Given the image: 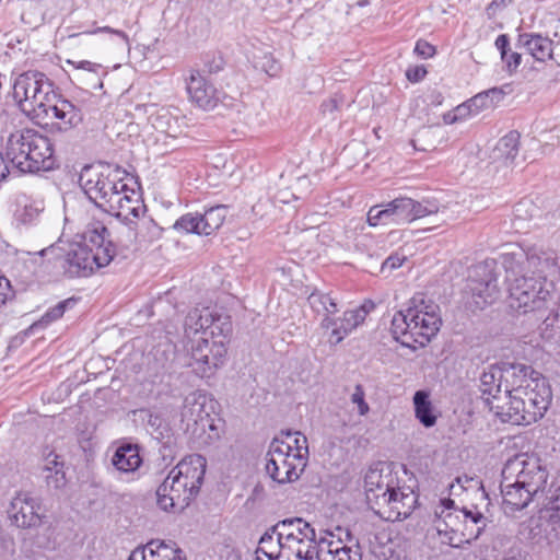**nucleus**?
<instances>
[{
  "mask_svg": "<svg viewBox=\"0 0 560 560\" xmlns=\"http://www.w3.org/2000/svg\"><path fill=\"white\" fill-rule=\"evenodd\" d=\"M81 237L80 243L69 244L68 248H63L62 243L58 242L44 248L39 254L50 256L59 262L65 276L70 279L89 277L119 257L110 240V233L102 221L90 222Z\"/></svg>",
  "mask_w": 560,
  "mask_h": 560,
  "instance_id": "1",
  "label": "nucleus"
},
{
  "mask_svg": "<svg viewBox=\"0 0 560 560\" xmlns=\"http://www.w3.org/2000/svg\"><path fill=\"white\" fill-rule=\"evenodd\" d=\"M442 325L439 305L425 302L423 294L415 295L407 308L395 313L390 331L396 341L412 350L424 347L436 336Z\"/></svg>",
  "mask_w": 560,
  "mask_h": 560,
  "instance_id": "2",
  "label": "nucleus"
},
{
  "mask_svg": "<svg viewBox=\"0 0 560 560\" xmlns=\"http://www.w3.org/2000/svg\"><path fill=\"white\" fill-rule=\"evenodd\" d=\"M5 156L22 173L46 172L56 166L50 139L31 128L16 130L9 136Z\"/></svg>",
  "mask_w": 560,
  "mask_h": 560,
  "instance_id": "3",
  "label": "nucleus"
},
{
  "mask_svg": "<svg viewBox=\"0 0 560 560\" xmlns=\"http://www.w3.org/2000/svg\"><path fill=\"white\" fill-rule=\"evenodd\" d=\"M551 400L552 390L548 380H540V382L535 383L532 389L525 390L524 394H516L506 398L503 405L491 406V411L502 422L528 425L544 417Z\"/></svg>",
  "mask_w": 560,
  "mask_h": 560,
  "instance_id": "4",
  "label": "nucleus"
},
{
  "mask_svg": "<svg viewBox=\"0 0 560 560\" xmlns=\"http://www.w3.org/2000/svg\"><path fill=\"white\" fill-rule=\"evenodd\" d=\"M127 176V171L119 165L109 163H101L98 167L85 165L80 173L79 184L88 199L107 213L120 191L119 186Z\"/></svg>",
  "mask_w": 560,
  "mask_h": 560,
  "instance_id": "5",
  "label": "nucleus"
},
{
  "mask_svg": "<svg viewBox=\"0 0 560 560\" xmlns=\"http://www.w3.org/2000/svg\"><path fill=\"white\" fill-rule=\"evenodd\" d=\"M464 292L466 305L472 312L494 303L500 295L495 262L486 260L472 266Z\"/></svg>",
  "mask_w": 560,
  "mask_h": 560,
  "instance_id": "6",
  "label": "nucleus"
},
{
  "mask_svg": "<svg viewBox=\"0 0 560 560\" xmlns=\"http://www.w3.org/2000/svg\"><path fill=\"white\" fill-rule=\"evenodd\" d=\"M26 112H33L37 117L40 115L52 117L62 121L65 129L78 127L83 121V113L69 100L63 98L54 90L52 81L44 82L43 89L28 105Z\"/></svg>",
  "mask_w": 560,
  "mask_h": 560,
  "instance_id": "7",
  "label": "nucleus"
},
{
  "mask_svg": "<svg viewBox=\"0 0 560 560\" xmlns=\"http://www.w3.org/2000/svg\"><path fill=\"white\" fill-rule=\"evenodd\" d=\"M555 289L550 281H541L534 276L515 278L510 289V305L520 313L541 312L552 298Z\"/></svg>",
  "mask_w": 560,
  "mask_h": 560,
  "instance_id": "8",
  "label": "nucleus"
},
{
  "mask_svg": "<svg viewBox=\"0 0 560 560\" xmlns=\"http://www.w3.org/2000/svg\"><path fill=\"white\" fill-rule=\"evenodd\" d=\"M501 476L506 480H517L538 495L546 488L548 470L538 456L521 453L504 464Z\"/></svg>",
  "mask_w": 560,
  "mask_h": 560,
  "instance_id": "9",
  "label": "nucleus"
},
{
  "mask_svg": "<svg viewBox=\"0 0 560 560\" xmlns=\"http://www.w3.org/2000/svg\"><path fill=\"white\" fill-rule=\"evenodd\" d=\"M228 348L224 340L200 337L194 340L190 348L191 362L189 365L200 377H210L223 365Z\"/></svg>",
  "mask_w": 560,
  "mask_h": 560,
  "instance_id": "10",
  "label": "nucleus"
},
{
  "mask_svg": "<svg viewBox=\"0 0 560 560\" xmlns=\"http://www.w3.org/2000/svg\"><path fill=\"white\" fill-rule=\"evenodd\" d=\"M385 490L377 495L376 504L388 508V520L399 521L411 515L418 503V494L409 486H399L394 478L386 476Z\"/></svg>",
  "mask_w": 560,
  "mask_h": 560,
  "instance_id": "11",
  "label": "nucleus"
},
{
  "mask_svg": "<svg viewBox=\"0 0 560 560\" xmlns=\"http://www.w3.org/2000/svg\"><path fill=\"white\" fill-rule=\"evenodd\" d=\"M500 366L505 399L516 394H524L525 390L532 389L535 383L540 382V380H547L541 373L535 371L532 365L523 362L502 361Z\"/></svg>",
  "mask_w": 560,
  "mask_h": 560,
  "instance_id": "12",
  "label": "nucleus"
},
{
  "mask_svg": "<svg viewBox=\"0 0 560 560\" xmlns=\"http://www.w3.org/2000/svg\"><path fill=\"white\" fill-rule=\"evenodd\" d=\"M390 222L410 223L417 219L436 213L440 209L436 200L416 201L409 197H397L386 203Z\"/></svg>",
  "mask_w": 560,
  "mask_h": 560,
  "instance_id": "13",
  "label": "nucleus"
},
{
  "mask_svg": "<svg viewBox=\"0 0 560 560\" xmlns=\"http://www.w3.org/2000/svg\"><path fill=\"white\" fill-rule=\"evenodd\" d=\"M195 497V493L188 489L187 482L177 477L173 470L156 489V502L163 511H171L176 506L184 509Z\"/></svg>",
  "mask_w": 560,
  "mask_h": 560,
  "instance_id": "14",
  "label": "nucleus"
},
{
  "mask_svg": "<svg viewBox=\"0 0 560 560\" xmlns=\"http://www.w3.org/2000/svg\"><path fill=\"white\" fill-rule=\"evenodd\" d=\"M8 515L19 528H36L42 525L43 506L37 499L28 493H20L11 501Z\"/></svg>",
  "mask_w": 560,
  "mask_h": 560,
  "instance_id": "15",
  "label": "nucleus"
},
{
  "mask_svg": "<svg viewBox=\"0 0 560 560\" xmlns=\"http://www.w3.org/2000/svg\"><path fill=\"white\" fill-rule=\"evenodd\" d=\"M459 512L464 517L462 528L454 524V520L458 518L457 515L454 516L452 512L445 513V511H443L442 514H444V516L438 522V530L440 533L443 530L441 527L443 523L445 526L444 530L450 529L453 533L460 532L466 542L478 539L487 526V517L476 508H463Z\"/></svg>",
  "mask_w": 560,
  "mask_h": 560,
  "instance_id": "16",
  "label": "nucleus"
},
{
  "mask_svg": "<svg viewBox=\"0 0 560 560\" xmlns=\"http://www.w3.org/2000/svg\"><path fill=\"white\" fill-rule=\"evenodd\" d=\"M528 272L544 282L550 281L556 289V282L560 281V264L557 252L544 250L536 246L529 247Z\"/></svg>",
  "mask_w": 560,
  "mask_h": 560,
  "instance_id": "17",
  "label": "nucleus"
},
{
  "mask_svg": "<svg viewBox=\"0 0 560 560\" xmlns=\"http://www.w3.org/2000/svg\"><path fill=\"white\" fill-rule=\"evenodd\" d=\"M206 401L207 397L200 390L191 392L184 398L180 422L186 431L198 434L199 431H205V424L210 423Z\"/></svg>",
  "mask_w": 560,
  "mask_h": 560,
  "instance_id": "18",
  "label": "nucleus"
},
{
  "mask_svg": "<svg viewBox=\"0 0 560 560\" xmlns=\"http://www.w3.org/2000/svg\"><path fill=\"white\" fill-rule=\"evenodd\" d=\"M147 416V427L150 434L161 444L160 454L164 460L174 459L176 455V438L170 422L160 413L149 409H141Z\"/></svg>",
  "mask_w": 560,
  "mask_h": 560,
  "instance_id": "19",
  "label": "nucleus"
},
{
  "mask_svg": "<svg viewBox=\"0 0 560 560\" xmlns=\"http://www.w3.org/2000/svg\"><path fill=\"white\" fill-rule=\"evenodd\" d=\"M187 93L190 101L205 110L213 109L221 100L222 92L199 72L191 71L187 79Z\"/></svg>",
  "mask_w": 560,
  "mask_h": 560,
  "instance_id": "20",
  "label": "nucleus"
},
{
  "mask_svg": "<svg viewBox=\"0 0 560 560\" xmlns=\"http://www.w3.org/2000/svg\"><path fill=\"white\" fill-rule=\"evenodd\" d=\"M49 79L43 72L30 70L20 74L13 85V97L23 112L27 110L28 105L37 96L44 86V82Z\"/></svg>",
  "mask_w": 560,
  "mask_h": 560,
  "instance_id": "21",
  "label": "nucleus"
},
{
  "mask_svg": "<svg viewBox=\"0 0 560 560\" xmlns=\"http://www.w3.org/2000/svg\"><path fill=\"white\" fill-rule=\"evenodd\" d=\"M120 191L115 198V202L108 210V214L116 218L127 219L129 215L139 218L145 211V205L141 196L133 188H130L126 180L119 186Z\"/></svg>",
  "mask_w": 560,
  "mask_h": 560,
  "instance_id": "22",
  "label": "nucleus"
},
{
  "mask_svg": "<svg viewBox=\"0 0 560 560\" xmlns=\"http://www.w3.org/2000/svg\"><path fill=\"white\" fill-rule=\"evenodd\" d=\"M177 477L187 482L188 489L198 494L206 474V458L192 454L182 459L173 469Z\"/></svg>",
  "mask_w": 560,
  "mask_h": 560,
  "instance_id": "23",
  "label": "nucleus"
},
{
  "mask_svg": "<svg viewBox=\"0 0 560 560\" xmlns=\"http://www.w3.org/2000/svg\"><path fill=\"white\" fill-rule=\"evenodd\" d=\"M500 490L505 513H513L525 509L536 497L535 493L520 485L515 479L506 480L502 477Z\"/></svg>",
  "mask_w": 560,
  "mask_h": 560,
  "instance_id": "24",
  "label": "nucleus"
},
{
  "mask_svg": "<svg viewBox=\"0 0 560 560\" xmlns=\"http://www.w3.org/2000/svg\"><path fill=\"white\" fill-rule=\"evenodd\" d=\"M272 532L278 536V542H288L293 538L294 541H305L311 546L310 539L315 537V529L301 517L282 520L272 527Z\"/></svg>",
  "mask_w": 560,
  "mask_h": 560,
  "instance_id": "25",
  "label": "nucleus"
},
{
  "mask_svg": "<svg viewBox=\"0 0 560 560\" xmlns=\"http://www.w3.org/2000/svg\"><path fill=\"white\" fill-rule=\"evenodd\" d=\"M504 388L503 377H501L500 363L490 365L480 375L479 389L486 404L491 409V406L501 405V393Z\"/></svg>",
  "mask_w": 560,
  "mask_h": 560,
  "instance_id": "26",
  "label": "nucleus"
},
{
  "mask_svg": "<svg viewBox=\"0 0 560 560\" xmlns=\"http://www.w3.org/2000/svg\"><path fill=\"white\" fill-rule=\"evenodd\" d=\"M140 450L138 444L122 443L116 448L112 457L113 466L120 472H135L143 463Z\"/></svg>",
  "mask_w": 560,
  "mask_h": 560,
  "instance_id": "27",
  "label": "nucleus"
},
{
  "mask_svg": "<svg viewBox=\"0 0 560 560\" xmlns=\"http://www.w3.org/2000/svg\"><path fill=\"white\" fill-rule=\"evenodd\" d=\"M516 47H524L537 61L552 57V40L535 33H521Z\"/></svg>",
  "mask_w": 560,
  "mask_h": 560,
  "instance_id": "28",
  "label": "nucleus"
},
{
  "mask_svg": "<svg viewBox=\"0 0 560 560\" xmlns=\"http://www.w3.org/2000/svg\"><path fill=\"white\" fill-rule=\"evenodd\" d=\"M213 323V312L209 307L192 308L188 312L184 322V331L187 338L202 331L201 337L208 336V327Z\"/></svg>",
  "mask_w": 560,
  "mask_h": 560,
  "instance_id": "29",
  "label": "nucleus"
},
{
  "mask_svg": "<svg viewBox=\"0 0 560 560\" xmlns=\"http://www.w3.org/2000/svg\"><path fill=\"white\" fill-rule=\"evenodd\" d=\"M416 419L424 427L432 428L436 424L438 413L430 399V393L423 389L417 390L412 397Z\"/></svg>",
  "mask_w": 560,
  "mask_h": 560,
  "instance_id": "30",
  "label": "nucleus"
},
{
  "mask_svg": "<svg viewBox=\"0 0 560 560\" xmlns=\"http://www.w3.org/2000/svg\"><path fill=\"white\" fill-rule=\"evenodd\" d=\"M521 135L516 130L510 131L502 137L494 150V159L502 160L505 165H512L518 154Z\"/></svg>",
  "mask_w": 560,
  "mask_h": 560,
  "instance_id": "31",
  "label": "nucleus"
},
{
  "mask_svg": "<svg viewBox=\"0 0 560 560\" xmlns=\"http://www.w3.org/2000/svg\"><path fill=\"white\" fill-rule=\"evenodd\" d=\"M45 210V202L42 199H30L19 205L14 212V220L19 225L32 226L39 222Z\"/></svg>",
  "mask_w": 560,
  "mask_h": 560,
  "instance_id": "32",
  "label": "nucleus"
},
{
  "mask_svg": "<svg viewBox=\"0 0 560 560\" xmlns=\"http://www.w3.org/2000/svg\"><path fill=\"white\" fill-rule=\"evenodd\" d=\"M528 257L529 247L525 249L518 246L516 250L504 253L502 255V264L508 272L520 278L528 272Z\"/></svg>",
  "mask_w": 560,
  "mask_h": 560,
  "instance_id": "33",
  "label": "nucleus"
},
{
  "mask_svg": "<svg viewBox=\"0 0 560 560\" xmlns=\"http://www.w3.org/2000/svg\"><path fill=\"white\" fill-rule=\"evenodd\" d=\"M148 560H173L175 556L183 553L175 541L167 542L161 539H151L145 546Z\"/></svg>",
  "mask_w": 560,
  "mask_h": 560,
  "instance_id": "34",
  "label": "nucleus"
},
{
  "mask_svg": "<svg viewBox=\"0 0 560 560\" xmlns=\"http://www.w3.org/2000/svg\"><path fill=\"white\" fill-rule=\"evenodd\" d=\"M368 312L364 306L354 310L345 311L341 318V324L338 329H335L336 342H341L352 330L361 325Z\"/></svg>",
  "mask_w": 560,
  "mask_h": 560,
  "instance_id": "35",
  "label": "nucleus"
},
{
  "mask_svg": "<svg viewBox=\"0 0 560 560\" xmlns=\"http://www.w3.org/2000/svg\"><path fill=\"white\" fill-rule=\"evenodd\" d=\"M45 462L44 470L46 471L45 479L47 486L54 489L62 488L67 480L63 471V462L60 460V456L55 453H50L46 457Z\"/></svg>",
  "mask_w": 560,
  "mask_h": 560,
  "instance_id": "36",
  "label": "nucleus"
},
{
  "mask_svg": "<svg viewBox=\"0 0 560 560\" xmlns=\"http://www.w3.org/2000/svg\"><path fill=\"white\" fill-rule=\"evenodd\" d=\"M77 303L78 299L75 298H69L60 301L55 306L49 307L37 322L33 323L28 327L27 331L47 327L49 324L60 319L66 311L73 308Z\"/></svg>",
  "mask_w": 560,
  "mask_h": 560,
  "instance_id": "37",
  "label": "nucleus"
},
{
  "mask_svg": "<svg viewBox=\"0 0 560 560\" xmlns=\"http://www.w3.org/2000/svg\"><path fill=\"white\" fill-rule=\"evenodd\" d=\"M494 45L497 49L500 51L501 60L504 63L506 72L509 74L515 73L522 62V55L517 51H511L509 35H499L495 39Z\"/></svg>",
  "mask_w": 560,
  "mask_h": 560,
  "instance_id": "38",
  "label": "nucleus"
},
{
  "mask_svg": "<svg viewBox=\"0 0 560 560\" xmlns=\"http://www.w3.org/2000/svg\"><path fill=\"white\" fill-rule=\"evenodd\" d=\"M271 459H267L266 472L268 476L278 483L292 482L299 479L302 468H298L294 460H284L283 464H277L276 472L271 470Z\"/></svg>",
  "mask_w": 560,
  "mask_h": 560,
  "instance_id": "39",
  "label": "nucleus"
},
{
  "mask_svg": "<svg viewBox=\"0 0 560 560\" xmlns=\"http://www.w3.org/2000/svg\"><path fill=\"white\" fill-rule=\"evenodd\" d=\"M228 207L218 205L209 208L205 213L200 214L202 219L201 231L203 235H210L220 229L226 218Z\"/></svg>",
  "mask_w": 560,
  "mask_h": 560,
  "instance_id": "40",
  "label": "nucleus"
},
{
  "mask_svg": "<svg viewBox=\"0 0 560 560\" xmlns=\"http://www.w3.org/2000/svg\"><path fill=\"white\" fill-rule=\"evenodd\" d=\"M267 459H271V470L273 472H276L277 464L284 465V460H293L291 442L275 438L270 443Z\"/></svg>",
  "mask_w": 560,
  "mask_h": 560,
  "instance_id": "41",
  "label": "nucleus"
},
{
  "mask_svg": "<svg viewBox=\"0 0 560 560\" xmlns=\"http://www.w3.org/2000/svg\"><path fill=\"white\" fill-rule=\"evenodd\" d=\"M364 487L368 502H376L377 495H381L386 487V481L383 480L382 471L370 468L364 476Z\"/></svg>",
  "mask_w": 560,
  "mask_h": 560,
  "instance_id": "42",
  "label": "nucleus"
},
{
  "mask_svg": "<svg viewBox=\"0 0 560 560\" xmlns=\"http://www.w3.org/2000/svg\"><path fill=\"white\" fill-rule=\"evenodd\" d=\"M208 330L210 339H215L218 337V340H224V345L226 346L229 336L232 332V322L230 316L213 313V323L209 325Z\"/></svg>",
  "mask_w": 560,
  "mask_h": 560,
  "instance_id": "43",
  "label": "nucleus"
},
{
  "mask_svg": "<svg viewBox=\"0 0 560 560\" xmlns=\"http://www.w3.org/2000/svg\"><path fill=\"white\" fill-rule=\"evenodd\" d=\"M281 546V560H308L310 546L304 542L294 541L278 542Z\"/></svg>",
  "mask_w": 560,
  "mask_h": 560,
  "instance_id": "44",
  "label": "nucleus"
},
{
  "mask_svg": "<svg viewBox=\"0 0 560 560\" xmlns=\"http://www.w3.org/2000/svg\"><path fill=\"white\" fill-rule=\"evenodd\" d=\"M285 436L292 444V459L299 462L302 467L305 466V459L308 455L307 439L300 432H285Z\"/></svg>",
  "mask_w": 560,
  "mask_h": 560,
  "instance_id": "45",
  "label": "nucleus"
},
{
  "mask_svg": "<svg viewBox=\"0 0 560 560\" xmlns=\"http://www.w3.org/2000/svg\"><path fill=\"white\" fill-rule=\"evenodd\" d=\"M173 228L176 231H182L184 233L203 235V232L201 231L202 219L200 213H186L182 215L176 220Z\"/></svg>",
  "mask_w": 560,
  "mask_h": 560,
  "instance_id": "46",
  "label": "nucleus"
},
{
  "mask_svg": "<svg viewBox=\"0 0 560 560\" xmlns=\"http://www.w3.org/2000/svg\"><path fill=\"white\" fill-rule=\"evenodd\" d=\"M310 545L308 560H334L332 556L335 552L334 549H329L327 537L316 539L315 536L313 539H310Z\"/></svg>",
  "mask_w": 560,
  "mask_h": 560,
  "instance_id": "47",
  "label": "nucleus"
},
{
  "mask_svg": "<svg viewBox=\"0 0 560 560\" xmlns=\"http://www.w3.org/2000/svg\"><path fill=\"white\" fill-rule=\"evenodd\" d=\"M545 532L550 540H560V506L551 509L546 521Z\"/></svg>",
  "mask_w": 560,
  "mask_h": 560,
  "instance_id": "48",
  "label": "nucleus"
},
{
  "mask_svg": "<svg viewBox=\"0 0 560 560\" xmlns=\"http://www.w3.org/2000/svg\"><path fill=\"white\" fill-rule=\"evenodd\" d=\"M368 222L371 226H376L380 223H392L387 206L383 205L371 207L368 212Z\"/></svg>",
  "mask_w": 560,
  "mask_h": 560,
  "instance_id": "49",
  "label": "nucleus"
},
{
  "mask_svg": "<svg viewBox=\"0 0 560 560\" xmlns=\"http://www.w3.org/2000/svg\"><path fill=\"white\" fill-rule=\"evenodd\" d=\"M307 301L314 312H316L317 314H325V310H327V307L325 306V301H329V293H325L315 289L308 295Z\"/></svg>",
  "mask_w": 560,
  "mask_h": 560,
  "instance_id": "50",
  "label": "nucleus"
},
{
  "mask_svg": "<svg viewBox=\"0 0 560 560\" xmlns=\"http://www.w3.org/2000/svg\"><path fill=\"white\" fill-rule=\"evenodd\" d=\"M225 61L220 54H207L203 59L205 70L209 73H218L223 70Z\"/></svg>",
  "mask_w": 560,
  "mask_h": 560,
  "instance_id": "51",
  "label": "nucleus"
},
{
  "mask_svg": "<svg viewBox=\"0 0 560 560\" xmlns=\"http://www.w3.org/2000/svg\"><path fill=\"white\" fill-rule=\"evenodd\" d=\"M351 401L358 406L360 416H365L370 411L369 404L365 401L364 388L361 384H357L351 395Z\"/></svg>",
  "mask_w": 560,
  "mask_h": 560,
  "instance_id": "52",
  "label": "nucleus"
},
{
  "mask_svg": "<svg viewBox=\"0 0 560 560\" xmlns=\"http://www.w3.org/2000/svg\"><path fill=\"white\" fill-rule=\"evenodd\" d=\"M354 545L357 547L355 550L349 546H346L342 549H334V560H362L359 541L357 539Z\"/></svg>",
  "mask_w": 560,
  "mask_h": 560,
  "instance_id": "53",
  "label": "nucleus"
},
{
  "mask_svg": "<svg viewBox=\"0 0 560 560\" xmlns=\"http://www.w3.org/2000/svg\"><path fill=\"white\" fill-rule=\"evenodd\" d=\"M340 324H341L340 316L335 317L334 315H328V314H326L320 322V327L323 329L330 330L329 342L331 345L339 343V342H336L335 329H338L340 327Z\"/></svg>",
  "mask_w": 560,
  "mask_h": 560,
  "instance_id": "54",
  "label": "nucleus"
},
{
  "mask_svg": "<svg viewBox=\"0 0 560 560\" xmlns=\"http://www.w3.org/2000/svg\"><path fill=\"white\" fill-rule=\"evenodd\" d=\"M272 530L266 532L259 539L258 547L255 551V555L266 553L269 550L277 549L278 550V539L275 541Z\"/></svg>",
  "mask_w": 560,
  "mask_h": 560,
  "instance_id": "55",
  "label": "nucleus"
},
{
  "mask_svg": "<svg viewBox=\"0 0 560 560\" xmlns=\"http://www.w3.org/2000/svg\"><path fill=\"white\" fill-rule=\"evenodd\" d=\"M345 103V98L341 95H334L328 100H325L320 105V112L324 115H332L335 112L340 110Z\"/></svg>",
  "mask_w": 560,
  "mask_h": 560,
  "instance_id": "56",
  "label": "nucleus"
},
{
  "mask_svg": "<svg viewBox=\"0 0 560 560\" xmlns=\"http://www.w3.org/2000/svg\"><path fill=\"white\" fill-rule=\"evenodd\" d=\"M469 105L472 107L474 115H477L483 109L491 108V101L483 91L469 98Z\"/></svg>",
  "mask_w": 560,
  "mask_h": 560,
  "instance_id": "57",
  "label": "nucleus"
},
{
  "mask_svg": "<svg viewBox=\"0 0 560 560\" xmlns=\"http://www.w3.org/2000/svg\"><path fill=\"white\" fill-rule=\"evenodd\" d=\"M406 260L405 256L394 253L389 255L381 265V272L390 273L393 270L399 268Z\"/></svg>",
  "mask_w": 560,
  "mask_h": 560,
  "instance_id": "58",
  "label": "nucleus"
},
{
  "mask_svg": "<svg viewBox=\"0 0 560 560\" xmlns=\"http://www.w3.org/2000/svg\"><path fill=\"white\" fill-rule=\"evenodd\" d=\"M268 75L275 77L280 71V65L271 55H264L261 61L257 63Z\"/></svg>",
  "mask_w": 560,
  "mask_h": 560,
  "instance_id": "59",
  "label": "nucleus"
},
{
  "mask_svg": "<svg viewBox=\"0 0 560 560\" xmlns=\"http://www.w3.org/2000/svg\"><path fill=\"white\" fill-rule=\"evenodd\" d=\"M14 298V291L11 282L3 276H0V307Z\"/></svg>",
  "mask_w": 560,
  "mask_h": 560,
  "instance_id": "60",
  "label": "nucleus"
},
{
  "mask_svg": "<svg viewBox=\"0 0 560 560\" xmlns=\"http://www.w3.org/2000/svg\"><path fill=\"white\" fill-rule=\"evenodd\" d=\"M427 73L424 66H413L406 70V78L412 83H418L425 78Z\"/></svg>",
  "mask_w": 560,
  "mask_h": 560,
  "instance_id": "61",
  "label": "nucleus"
},
{
  "mask_svg": "<svg viewBox=\"0 0 560 560\" xmlns=\"http://www.w3.org/2000/svg\"><path fill=\"white\" fill-rule=\"evenodd\" d=\"M415 52L422 58H430L435 55V47L427 40L419 39L416 43Z\"/></svg>",
  "mask_w": 560,
  "mask_h": 560,
  "instance_id": "62",
  "label": "nucleus"
},
{
  "mask_svg": "<svg viewBox=\"0 0 560 560\" xmlns=\"http://www.w3.org/2000/svg\"><path fill=\"white\" fill-rule=\"evenodd\" d=\"M13 539L4 533L2 526L0 525V553L13 552Z\"/></svg>",
  "mask_w": 560,
  "mask_h": 560,
  "instance_id": "63",
  "label": "nucleus"
},
{
  "mask_svg": "<svg viewBox=\"0 0 560 560\" xmlns=\"http://www.w3.org/2000/svg\"><path fill=\"white\" fill-rule=\"evenodd\" d=\"M485 93L488 95L489 101H491V107L499 104L505 95V92L502 88H492L485 91Z\"/></svg>",
  "mask_w": 560,
  "mask_h": 560,
  "instance_id": "64",
  "label": "nucleus"
}]
</instances>
